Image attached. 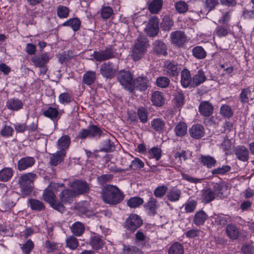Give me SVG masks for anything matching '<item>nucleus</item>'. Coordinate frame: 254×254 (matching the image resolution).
I'll list each match as a JSON object with an SVG mask.
<instances>
[{
    "label": "nucleus",
    "instance_id": "f257e3e1",
    "mask_svg": "<svg viewBox=\"0 0 254 254\" xmlns=\"http://www.w3.org/2000/svg\"><path fill=\"white\" fill-rule=\"evenodd\" d=\"M101 195L104 202L110 205H116L124 199L125 195L117 186L107 185L102 190Z\"/></svg>",
    "mask_w": 254,
    "mask_h": 254
},
{
    "label": "nucleus",
    "instance_id": "f03ea898",
    "mask_svg": "<svg viewBox=\"0 0 254 254\" xmlns=\"http://www.w3.org/2000/svg\"><path fill=\"white\" fill-rule=\"evenodd\" d=\"M57 187V184L55 183H51L49 185L43 192V197L45 201L50 203L52 208L63 213L64 211V206L56 200L55 193L51 190L52 189L56 188Z\"/></svg>",
    "mask_w": 254,
    "mask_h": 254
},
{
    "label": "nucleus",
    "instance_id": "7ed1b4c3",
    "mask_svg": "<svg viewBox=\"0 0 254 254\" xmlns=\"http://www.w3.org/2000/svg\"><path fill=\"white\" fill-rule=\"evenodd\" d=\"M36 178V175L33 173L23 174L19 177L18 184L23 195H27L32 192L33 182Z\"/></svg>",
    "mask_w": 254,
    "mask_h": 254
},
{
    "label": "nucleus",
    "instance_id": "20e7f679",
    "mask_svg": "<svg viewBox=\"0 0 254 254\" xmlns=\"http://www.w3.org/2000/svg\"><path fill=\"white\" fill-rule=\"evenodd\" d=\"M147 48V40L145 36H139L136 40L132 49L131 57L134 61L140 59L145 53Z\"/></svg>",
    "mask_w": 254,
    "mask_h": 254
},
{
    "label": "nucleus",
    "instance_id": "39448f33",
    "mask_svg": "<svg viewBox=\"0 0 254 254\" xmlns=\"http://www.w3.org/2000/svg\"><path fill=\"white\" fill-rule=\"evenodd\" d=\"M118 80L126 90L132 92L133 90V80L131 74L128 71L122 70L118 75Z\"/></svg>",
    "mask_w": 254,
    "mask_h": 254
},
{
    "label": "nucleus",
    "instance_id": "423d86ee",
    "mask_svg": "<svg viewBox=\"0 0 254 254\" xmlns=\"http://www.w3.org/2000/svg\"><path fill=\"white\" fill-rule=\"evenodd\" d=\"M118 70L117 67L111 62L104 63L101 64L100 72L101 75L107 78L114 77Z\"/></svg>",
    "mask_w": 254,
    "mask_h": 254
},
{
    "label": "nucleus",
    "instance_id": "0eeeda50",
    "mask_svg": "<svg viewBox=\"0 0 254 254\" xmlns=\"http://www.w3.org/2000/svg\"><path fill=\"white\" fill-rule=\"evenodd\" d=\"M159 31V21L156 16H153L149 19L145 28L147 34L151 37L157 35Z\"/></svg>",
    "mask_w": 254,
    "mask_h": 254
},
{
    "label": "nucleus",
    "instance_id": "6e6552de",
    "mask_svg": "<svg viewBox=\"0 0 254 254\" xmlns=\"http://www.w3.org/2000/svg\"><path fill=\"white\" fill-rule=\"evenodd\" d=\"M92 56L96 61L102 62L114 58V52L111 48H106L104 50L94 51Z\"/></svg>",
    "mask_w": 254,
    "mask_h": 254
},
{
    "label": "nucleus",
    "instance_id": "1a4fd4ad",
    "mask_svg": "<svg viewBox=\"0 0 254 254\" xmlns=\"http://www.w3.org/2000/svg\"><path fill=\"white\" fill-rule=\"evenodd\" d=\"M142 224L140 217L136 214H131L126 221V228L130 231L134 232Z\"/></svg>",
    "mask_w": 254,
    "mask_h": 254
},
{
    "label": "nucleus",
    "instance_id": "9d476101",
    "mask_svg": "<svg viewBox=\"0 0 254 254\" xmlns=\"http://www.w3.org/2000/svg\"><path fill=\"white\" fill-rule=\"evenodd\" d=\"M75 195L86 193L89 190L87 184L80 180H76L70 184Z\"/></svg>",
    "mask_w": 254,
    "mask_h": 254
},
{
    "label": "nucleus",
    "instance_id": "9b49d317",
    "mask_svg": "<svg viewBox=\"0 0 254 254\" xmlns=\"http://www.w3.org/2000/svg\"><path fill=\"white\" fill-rule=\"evenodd\" d=\"M171 42L179 47H182L187 41L184 32L181 31L172 32L170 34Z\"/></svg>",
    "mask_w": 254,
    "mask_h": 254
},
{
    "label": "nucleus",
    "instance_id": "f8f14e48",
    "mask_svg": "<svg viewBox=\"0 0 254 254\" xmlns=\"http://www.w3.org/2000/svg\"><path fill=\"white\" fill-rule=\"evenodd\" d=\"M190 136L195 139H199L205 134L204 127L199 124H195L191 126L189 130Z\"/></svg>",
    "mask_w": 254,
    "mask_h": 254
},
{
    "label": "nucleus",
    "instance_id": "ddd939ff",
    "mask_svg": "<svg viewBox=\"0 0 254 254\" xmlns=\"http://www.w3.org/2000/svg\"><path fill=\"white\" fill-rule=\"evenodd\" d=\"M35 162V159L33 157L28 156L21 158L18 162V170L20 171L25 170L27 168L33 166Z\"/></svg>",
    "mask_w": 254,
    "mask_h": 254
},
{
    "label": "nucleus",
    "instance_id": "4468645a",
    "mask_svg": "<svg viewBox=\"0 0 254 254\" xmlns=\"http://www.w3.org/2000/svg\"><path fill=\"white\" fill-rule=\"evenodd\" d=\"M198 109L202 116L209 117L213 113L214 108L210 103L204 101L200 103Z\"/></svg>",
    "mask_w": 254,
    "mask_h": 254
},
{
    "label": "nucleus",
    "instance_id": "2eb2a0df",
    "mask_svg": "<svg viewBox=\"0 0 254 254\" xmlns=\"http://www.w3.org/2000/svg\"><path fill=\"white\" fill-rule=\"evenodd\" d=\"M133 90L135 89L140 91L147 89L149 85V80L146 77H138L133 80Z\"/></svg>",
    "mask_w": 254,
    "mask_h": 254
},
{
    "label": "nucleus",
    "instance_id": "dca6fc26",
    "mask_svg": "<svg viewBox=\"0 0 254 254\" xmlns=\"http://www.w3.org/2000/svg\"><path fill=\"white\" fill-rule=\"evenodd\" d=\"M150 125L156 132L161 133L165 130V122L161 118H154L150 122Z\"/></svg>",
    "mask_w": 254,
    "mask_h": 254
},
{
    "label": "nucleus",
    "instance_id": "f3484780",
    "mask_svg": "<svg viewBox=\"0 0 254 254\" xmlns=\"http://www.w3.org/2000/svg\"><path fill=\"white\" fill-rule=\"evenodd\" d=\"M49 61V57L47 53L42 54L38 56L33 57L31 59V61L36 67L44 66Z\"/></svg>",
    "mask_w": 254,
    "mask_h": 254
},
{
    "label": "nucleus",
    "instance_id": "a211bd4d",
    "mask_svg": "<svg viewBox=\"0 0 254 254\" xmlns=\"http://www.w3.org/2000/svg\"><path fill=\"white\" fill-rule=\"evenodd\" d=\"M23 102L19 99L11 98L7 100L6 107L10 110L17 111L22 108Z\"/></svg>",
    "mask_w": 254,
    "mask_h": 254
},
{
    "label": "nucleus",
    "instance_id": "6ab92c4d",
    "mask_svg": "<svg viewBox=\"0 0 254 254\" xmlns=\"http://www.w3.org/2000/svg\"><path fill=\"white\" fill-rule=\"evenodd\" d=\"M43 115L53 121L57 120L61 116L58 107H49L43 112Z\"/></svg>",
    "mask_w": 254,
    "mask_h": 254
},
{
    "label": "nucleus",
    "instance_id": "aec40b11",
    "mask_svg": "<svg viewBox=\"0 0 254 254\" xmlns=\"http://www.w3.org/2000/svg\"><path fill=\"white\" fill-rule=\"evenodd\" d=\"M70 143V137L67 135H63L57 141V148L59 151H64L66 153Z\"/></svg>",
    "mask_w": 254,
    "mask_h": 254
},
{
    "label": "nucleus",
    "instance_id": "412c9836",
    "mask_svg": "<svg viewBox=\"0 0 254 254\" xmlns=\"http://www.w3.org/2000/svg\"><path fill=\"white\" fill-rule=\"evenodd\" d=\"M164 71L170 76H175L178 74V65L175 62H167L164 65Z\"/></svg>",
    "mask_w": 254,
    "mask_h": 254
},
{
    "label": "nucleus",
    "instance_id": "4be33fe9",
    "mask_svg": "<svg viewBox=\"0 0 254 254\" xmlns=\"http://www.w3.org/2000/svg\"><path fill=\"white\" fill-rule=\"evenodd\" d=\"M181 83L185 88L188 87L191 83L192 84V78L188 69L185 68L182 71Z\"/></svg>",
    "mask_w": 254,
    "mask_h": 254
},
{
    "label": "nucleus",
    "instance_id": "5701e85b",
    "mask_svg": "<svg viewBox=\"0 0 254 254\" xmlns=\"http://www.w3.org/2000/svg\"><path fill=\"white\" fill-rule=\"evenodd\" d=\"M216 193L210 188L203 190L202 191L201 199L205 203H208L213 200L216 198Z\"/></svg>",
    "mask_w": 254,
    "mask_h": 254
},
{
    "label": "nucleus",
    "instance_id": "b1692460",
    "mask_svg": "<svg viewBox=\"0 0 254 254\" xmlns=\"http://www.w3.org/2000/svg\"><path fill=\"white\" fill-rule=\"evenodd\" d=\"M163 3V0H152L148 3V10L151 13L156 14L161 9Z\"/></svg>",
    "mask_w": 254,
    "mask_h": 254
},
{
    "label": "nucleus",
    "instance_id": "393cba45",
    "mask_svg": "<svg viewBox=\"0 0 254 254\" xmlns=\"http://www.w3.org/2000/svg\"><path fill=\"white\" fill-rule=\"evenodd\" d=\"M65 156L64 151H58L52 155L50 158V163L53 166H57L64 160Z\"/></svg>",
    "mask_w": 254,
    "mask_h": 254
},
{
    "label": "nucleus",
    "instance_id": "a878e982",
    "mask_svg": "<svg viewBox=\"0 0 254 254\" xmlns=\"http://www.w3.org/2000/svg\"><path fill=\"white\" fill-rule=\"evenodd\" d=\"M181 195L180 190L176 188L170 189L167 193V198L171 202H176L179 200Z\"/></svg>",
    "mask_w": 254,
    "mask_h": 254
},
{
    "label": "nucleus",
    "instance_id": "bb28decb",
    "mask_svg": "<svg viewBox=\"0 0 254 254\" xmlns=\"http://www.w3.org/2000/svg\"><path fill=\"white\" fill-rule=\"evenodd\" d=\"M13 170L9 167H5L0 170V181L6 182L13 176Z\"/></svg>",
    "mask_w": 254,
    "mask_h": 254
},
{
    "label": "nucleus",
    "instance_id": "cd10ccee",
    "mask_svg": "<svg viewBox=\"0 0 254 254\" xmlns=\"http://www.w3.org/2000/svg\"><path fill=\"white\" fill-rule=\"evenodd\" d=\"M200 163L208 168L215 167L216 160L212 156L201 155L199 158Z\"/></svg>",
    "mask_w": 254,
    "mask_h": 254
},
{
    "label": "nucleus",
    "instance_id": "c85d7f7f",
    "mask_svg": "<svg viewBox=\"0 0 254 254\" xmlns=\"http://www.w3.org/2000/svg\"><path fill=\"white\" fill-rule=\"evenodd\" d=\"M28 205L33 211H41L45 208L44 203L36 199H29L28 201Z\"/></svg>",
    "mask_w": 254,
    "mask_h": 254
},
{
    "label": "nucleus",
    "instance_id": "c756f323",
    "mask_svg": "<svg viewBox=\"0 0 254 254\" xmlns=\"http://www.w3.org/2000/svg\"><path fill=\"white\" fill-rule=\"evenodd\" d=\"M81 22L77 18H73L65 21L62 24L63 26H69L74 31H77L79 29Z\"/></svg>",
    "mask_w": 254,
    "mask_h": 254
},
{
    "label": "nucleus",
    "instance_id": "7c9ffc66",
    "mask_svg": "<svg viewBox=\"0 0 254 254\" xmlns=\"http://www.w3.org/2000/svg\"><path fill=\"white\" fill-rule=\"evenodd\" d=\"M96 79V72L93 71H88L83 75L82 80L85 84L91 85L94 83Z\"/></svg>",
    "mask_w": 254,
    "mask_h": 254
},
{
    "label": "nucleus",
    "instance_id": "2f4dec72",
    "mask_svg": "<svg viewBox=\"0 0 254 254\" xmlns=\"http://www.w3.org/2000/svg\"><path fill=\"white\" fill-rule=\"evenodd\" d=\"M188 127L186 123L179 122L176 126L174 131L178 136H183L187 133Z\"/></svg>",
    "mask_w": 254,
    "mask_h": 254
},
{
    "label": "nucleus",
    "instance_id": "473e14b6",
    "mask_svg": "<svg viewBox=\"0 0 254 254\" xmlns=\"http://www.w3.org/2000/svg\"><path fill=\"white\" fill-rule=\"evenodd\" d=\"M151 100L153 104L157 107H160L164 103L163 96L159 91H155L152 93Z\"/></svg>",
    "mask_w": 254,
    "mask_h": 254
},
{
    "label": "nucleus",
    "instance_id": "72a5a7b5",
    "mask_svg": "<svg viewBox=\"0 0 254 254\" xmlns=\"http://www.w3.org/2000/svg\"><path fill=\"white\" fill-rule=\"evenodd\" d=\"M75 194L72 190L67 189L61 192L60 194L61 200L63 202H68L75 196Z\"/></svg>",
    "mask_w": 254,
    "mask_h": 254
},
{
    "label": "nucleus",
    "instance_id": "f704fd0d",
    "mask_svg": "<svg viewBox=\"0 0 254 254\" xmlns=\"http://www.w3.org/2000/svg\"><path fill=\"white\" fill-rule=\"evenodd\" d=\"M206 79L204 72L201 69H199L192 78V85L197 86L203 83Z\"/></svg>",
    "mask_w": 254,
    "mask_h": 254
},
{
    "label": "nucleus",
    "instance_id": "c9c22d12",
    "mask_svg": "<svg viewBox=\"0 0 254 254\" xmlns=\"http://www.w3.org/2000/svg\"><path fill=\"white\" fill-rule=\"evenodd\" d=\"M159 204L157 199L153 197L149 198L148 202L144 205V207L151 212L154 213L155 210L159 207Z\"/></svg>",
    "mask_w": 254,
    "mask_h": 254
},
{
    "label": "nucleus",
    "instance_id": "e433bc0d",
    "mask_svg": "<svg viewBox=\"0 0 254 254\" xmlns=\"http://www.w3.org/2000/svg\"><path fill=\"white\" fill-rule=\"evenodd\" d=\"M153 50L159 54L166 55V47L165 44L161 41H156L153 43Z\"/></svg>",
    "mask_w": 254,
    "mask_h": 254
},
{
    "label": "nucleus",
    "instance_id": "4c0bfd02",
    "mask_svg": "<svg viewBox=\"0 0 254 254\" xmlns=\"http://www.w3.org/2000/svg\"><path fill=\"white\" fill-rule=\"evenodd\" d=\"M168 253L169 254H184V247L180 243L176 242L170 246Z\"/></svg>",
    "mask_w": 254,
    "mask_h": 254
},
{
    "label": "nucleus",
    "instance_id": "58836bf2",
    "mask_svg": "<svg viewBox=\"0 0 254 254\" xmlns=\"http://www.w3.org/2000/svg\"><path fill=\"white\" fill-rule=\"evenodd\" d=\"M226 233L229 238L232 240H236L238 237V230L234 225H228L226 228Z\"/></svg>",
    "mask_w": 254,
    "mask_h": 254
},
{
    "label": "nucleus",
    "instance_id": "ea45409f",
    "mask_svg": "<svg viewBox=\"0 0 254 254\" xmlns=\"http://www.w3.org/2000/svg\"><path fill=\"white\" fill-rule=\"evenodd\" d=\"M71 229L74 235L80 236L83 233L85 228L82 223L79 222H76L72 225Z\"/></svg>",
    "mask_w": 254,
    "mask_h": 254
},
{
    "label": "nucleus",
    "instance_id": "a19ab883",
    "mask_svg": "<svg viewBox=\"0 0 254 254\" xmlns=\"http://www.w3.org/2000/svg\"><path fill=\"white\" fill-rule=\"evenodd\" d=\"M192 52V55L197 59H203L206 56V52L201 46H197L194 47Z\"/></svg>",
    "mask_w": 254,
    "mask_h": 254
},
{
    "label": "nucleus",
    "instance_id": "79ce46f5",
    "mask_svg": "<svg viewBox=\"0 0 254 254\" xmlns=\"http://www.w3.org/2000/svg\"><path fill=\"white\" fill-rule=\"evenodd\" d=\"M174 22L171 18L167 16H164L161 23V28L164 31H169L173 26Z\"/></svg>",
    "mask_w": 254,
    "mask_h": 254
},
{
    "label": "nucleus",
    "instance_id": "37998d69",
    "mask_svg": "<svg viewBox=\"0 0 254 254\" xmlns=\"http://www.w3.org/2000/svg\"><path fill=\"white\" fill-rule=\"evenodd\" d=\"M206 218L205 212L203 211H199L195 214L193 223L197 226L202 225L204 223Z\"/></svg>",
    "mask_w": 254,
    "mask_h": 254
},
{
    "label": "nucleus",
    "instance_id": "c03bdc74",
    "mask_svg": "<svg viewBox=\"0 0 254 254\" xmlns=\"http://www.w3.org/2000/svg\"><path fill=\"white\" fill-rule=\"evenodd\" d=\"M90 244L94 249L98 250L103 246V242L99 236H94L91 237Z\"/></svg>",
    "mask_w": 254,
    "mask_h": 254
},
{
    "label": "nucleus",
    "instance_id": "a18cd8bd",
    "mask_svg": "<svg viewBox=\"0 0 254 254\" xmlns=\"http://www.w3.org/2000/svg\"><path fill=\"white\" fill-rule=\"evenodd\" d=\"M14 132L12 127L6 125H3L0 130V135L3 137L8 138L11 136Z\"/></svg>",
    "mask_w": 254,
    "mask_h": 254
},
{
    "label": "nucleus",
    "instance_id": "49530a36",
    "mask_svg": "<svg viewBox=\"0 0 254 254\" xmlns=\"http://www.w3.org/2000/svg\"><path fill=\"white\" fill-rule=\"evenodd\" d=\"M143 200L140 197H131L127 201V205L131 208H135L143 203Z\"/></svg>",
    "mask_w": 254,
    "mask_h": 254
},
{
    "label": "nucleus",
    "instance_id": "de8ad7c7",
    "mask_svg": "<svg viewBox=\"0 0 254 254\" xmlns=\"http://www.w3.org/2000/svg\"><path fill=\"white\" fill-rule=\"evenodd\" d=\"M148 154L150 158H154L156 160H159L162 156V151L159 147H153L149 150Z\"/></svg>",
    "mask_w": 254,
    "mask_h": 254
},
{
    "label": "nucleus",
    "instance_id": "09e8293b",
    "mask_svg": "<svg viewBox=\"0 0 254 254\" xmlns=\"http://www.w3.org/2000/svg\"><path fill=\"white\" fill-rule=\"evenodd\" d=\"M69 8L65 6L59 5L57 7V15L61 19L67 18L69 15Z\"/></svg>",
    "mask_w": 254,
    "mask_h": 254
},
{
    "label": "nucleus",
    "instance_id": "8fccbe9b",
    "mask_svg": "<svg viewBox=\"0 0 254 254\" xmlns=\"http://www.w3.org/2000/svg\"><path fill=\"white\" fill-rule=\"evenodd\" d=\"M137 116L140 121L145 124L148 121V112L147 109L143 107L139 108L137 111Z\"/></svg>",
    "mask_w": 254,
    "mask_h": 254
},
{
    "label": "nucleus",
    "instance_id": "3c124183",
    "mask_svg": "<svg viewBox=\"0 0 254 254\" xmlns=\"http://www.w3.org/2000/svg\"><path fill=\"white\" fill-rule=\"evenodd\" d=\"M231 167L229 165H223L211 170V173L213 175H223L229 172Z\"/></svg>",
    "mask_w": 254,
    "mask_h": 254
},
{
    "label": "nucleus",
    "instance_id": "603ef678",
    "mask_svg": "<svg viewBox=\"0 0 254 254\" xmlns=\"http://www.w3.org/2000/svg\"><path fill=\"white\" fill-rule=\"evenodd\" d=\"M226 189L227 186L224 183H216L214 185L213 188V190L215 193H216V197L222 194Z\"/></svg>",
    "mask_w": 254,
    "mask_h": 254
},
{
    "label": "nucleus",
    "instance_id": "864d4df0",
    "mask_svg": "<svg viewBox=\"0 0 254 254\" xmlns=\"http://www.w3.org/2000/svg\"><path fill=\"white\" fill-rule=\"evenodd\" d=\"M168 190V187L165 185L158 186L154 190L153 194L158 198H162L165 195Z\"/></svg>",
    "mask_w": 254,
    "mask_h": 254
},
{
    "label": "nucleus",
    "instance_id": "5fc2aeb1",
    "mask_svg": "<svg viewBox=\"0 0 254 254\" xmlns=\"http://www.w3.org/2000/svg\"><path fill=\"white\" fill-rule=\"evenodd\" d=\"M113 9L108 6H103L101 10V16L103 19H108L113 14Z\"/></svg>",
    "mask_w": 254,
    "mask_h": 254
},
{
    "label": "nucleus",
    "instance_id": "6e6d98bb",
    "mask_svg": "<svg viewBox=\"0 0 254 254\" xmlns=\"http://www.w3.org/2000/svg\"><path fill=\"white\" fill-rule=\"evenodd\" d=\"M175 8L179 13H183L188 11V5L185 1H179L176 3Z\"/></svg>",
    "mask_w": 254,
    "mask_h": 254
},
{
    "label": "nucleus",
    "instance_id": "4d7b16f0",
    "mask_svg": "<svg viewBox=\"0 0 254 254\" xmlns=\"http://www.w3.org/2000/svg\"><path fill=\"white\" fill-rule=\"evenodd\" d=\"M59 101L62 104H68L72 101V97L68 93H63L59 95Z\"/></svg>",
    "mask_w": 254,
    "mask_h": 254
},
{
    "label": "nucleus",
    "instance_id": "13d9d810",
    "mask_svg": "<svg viewBox=\"0 0 254 254\" xmlns=\"http://www.w3.org/2000/svg\"><path fill=\"white\" fill-rule=\"evenodd\" d=\"M228 33V29L226 26H218L214 31V34L219 37L225 36Z\"/></svg>",
    "mask_w": 254,
    "mask_h": 254
},
{
    "label": "nucleus",
    "instance_id": "bf43d9fd",
    "mask_svg": "<svg viewBox=\"0 0 254 254\" xmlns=\"http://www.w3.org/2000/svg\"><path fill=\"white\" fill-rule=\"evenodd\" d=\"M197 202L194 200H189L185 204V209L187 212H193L196 208Z\"/></svg>",
    "mask_w": 254,
    "mask_h": 254
},
{
    "label": "nucleus",
    "instance_id": "052dcab7",
    "mask_svg": "<svg viewBox=\"0 0 254 254\" xmlns=\"http://www.w3.org/2000/svg\"><path fill=\"white\" fill-rule=\"evenodd\" d=\"M251 90L249 88L243 89L240 94L241 102L242 103H246L249 102V98L250 97Z\"/></svg>",
    "mask_w": 254,
    "mask_h": 254
},
{
    "label": "nucleus",
    "instance_id": "680f3d73",
    "mask_svg": "<svg viewBox=\"0 0 254 254\" xmlns=\"http://www.w3.org/2000/svg\"><path fill=\"white\" fill-rule=\"evenodd\" d=\"M174 103L178 107H182L184 103V96L183 93L178 91L174 99Z\"/></svg>",
    "mask_w": 254,
    "mask_h": 254
},
{
    "label": "nucleus",
    "instance_id": "e2e57ef3",
    "mask_svg": "<svg viewBox=\"0 0 254 254\" xmlns=\"http://www.w3.org/2000/svg\"><path fill=\"white\" fill-rule=\"evenodd\" d=\"M249 159V151L244 146L239 147V160L243 161H247Z\"/></svg>",
    "mask_w": 254,
    "mask_h": 254
},
{
    "label": "nucleus",
    "instance_id": "0e129e2a",
    "mask_svg": "<svg viewBox=\"0 0 254 254\" xmlns=\"http://www.w3.org/2000/svg\"><path fill=\"white\" fill-rule=\"evenodd\" d=\"M88 129L90 131V136L100 137L101 135L102 130L96 126H90L88 127Z\"/></svg>",
    "mask_w": 254,
    "mask_h": 254
},
{
    "label": "nucleus",
    "instance_id": "69168bd1",
    "mask_svg": "<svg viewBox=\"0 0 254 254\" xmlns=\"http://www.w3.org/2000/svg\"><path fill=\"white\" fill-rule=\"evenodd\" d=\"M115 149V145L110 139H106L104 141L102 150L104 152H111Z\"/></svg>",
    "mask_w": 254,
    "mask_h": 254
},
{
    "label": "nucleus",
    "instance_id": "338daca9",
    "mask_svg": "<svg viewBox=\"0 0 254 254\" xmlns=\"http://www.w3.org/2000/svg\"><path fill=\"white\" fill-rule=\"evenodd\" d=\"M170 83L169 79L164 76H160L156 80L157 85L161 88H165L167 87Z\"/></svg>",
    "mask_w": 254,
    "mask_h": 254
},
{
    "label": "nucleus",
    "instance_id": "774afa93",
    "mask_svg": "<svg viewBox=\"0 0 254 254\" xmlns=\"http://www.w3.org/2000/svg\"><path fill=\"white\" fill-rule=\"evenodd\" d=\"M66 243L67 246L72 250L75 249L78 246L77 240L73 236L67 238Z\"/></svg>",
    "mask_w": 254,
    "mask_h": 254
}]
</instances>
